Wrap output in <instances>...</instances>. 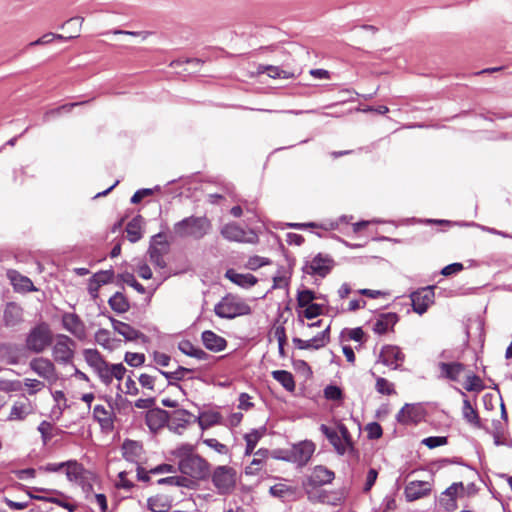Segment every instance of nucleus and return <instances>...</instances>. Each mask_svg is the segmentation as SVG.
<instances>
[{
  "label": "nucleus",
  "mask_w": 512,
  "mask_h": 512,
  "mask_svg": "<svg viewBox=\"0 0 512 512\" xmlns=\"http://www.w3.org/2000/svg\"><path fill=\"white\" fill-rule=\"evenodd\" d=\"M157 482L160 485L167 484L171 486L187 487V483L189 482V480L186 477L182 476H169L161 478Z\"/></svg>",
  "instance_id": "54"
},
{
  "label": "nucleus",
  "mask_w": 512,
  "mask_h": 512,
  "mask_svg": "<svg viewBox=\"0 0 512 512\" xmlns=\"http://www.w3.org/2000/svg\"><path fill=\"white\" fill-rule=\"evenodd\" d=\"M201 339L203 345L210 351L220 352L223 351L227 346L225 338L217 335L211 330H206L202 333Z\"/></svg>",
  "instance_id": "30"
},
{
  "label": "nucleus",
  "mask_w": 512,
  "mask_h": 512,
  "mask_svg": "<svg viewBox=\"0 0 512 512\" xmlns=\"http://www.w3.org/2000/svg\"><path fill=\"white\" fill-rule=\"evenodd\" d=\"M211 481L219 495L230 494L237 482L236 470L228 465H220L210 472Z\"/></svg>",
  "instance_id": "4"
},
{
  "label": "nucleus",
  "mask_w": 512,
  "mask_h": 512,
  "mask_svg": "<svg viewBox=\"0 0 512 512\" xmlns=\"http://www.w3.org/2000/svg\"><path fill=\"white\" fill-rule=\"evenodd\" d=\"M170 244L166 240L164 233L160 232L151 237L148 255L150 262L160 268L164 269L167 266L165 255L169 253Z\"/></svg>",
  "instance_id": "8"
},
{
  "label": "nucleus",
  "mask_w": 512,
  "mask_h": 512,
  "mask_svg": "<svg viewBox=\"0 0 512 512\" xmlns=\"http://www.w3.org/2000/svg\"><path fill=\"white\" fill-rule=\"evenodd\" d=\"M266 429H253L251 432L245 434L244 439L246 441L245 456L254 454V449L257 446L260 439L264 436Z\"/></svg>",
  "instance_id": "38"
},
{
  "label": "nucleus",
  "mask_w": 512,
  "mask_h": 512,
  "mask_svg": "<svg viewBox=\"0 0 512 512\" xmlns=\"http://www.w3.org/2000/svg\"><path fill=\"white\" fill-rule=\"evenodd\" d=\"M147 505L152 512H168L171 507L167 498L162 496L148 498Z\"/></svg>",
  "instance_id": "42"
},
{
  "label": "nucleus",
  "mask_w": 512,
  "mask_h": 512,
  "mask_svg": "<svg viewBox=\"0 0 512 512\" xmlns=\"http://www.w3.org/2000/svg\"><path fill=\"white\" fill-rule=\"evenodd\" d=\"M169 421L168 411L161 408L149 409L146 412L145 422L149 429L153 432L163 428Z\"/></svg>",
  "instance_id": "20"
},
{
  "label": "nucleus",
  "mask_w": 512,
  "mask_h": 512,
  "mask_svg": "<svg viewBox=\"0 0 512 512\" xmlns=\"http://www.w3.org/2000/svg\"><path fill=\"white\" fill-rule=\"evenodd\" d=\"M6 275L16 291L31 292L36 290L30 278L21 275L17 270L9 269Z\"/></svg>",
  "instance_id": "27"
},
{
  "label": "nucleus",
  "mask_w": 512,
  "mask_h": 512,
  "mask_svg": "<svg viewBox=\"0 0 512 512\" xmlns=\"http://www.w3.org/2000/svg\"><path fill=\"white\" fill-rule=\"evenodd\" d=\"M464 489L465 488L462 482H455L446 488L442 495L456 500L457 496L464 492Z\"/></svg>",
  "instance_id": "58"
},
{
  "label": "nucleus",
  "mask_w": 512,
  "mask_h": 512,
  "mask_svg": "<svg viewBox=\"0 0 512 512\" xmlns=\"http://www.w3.org/2000/svg\"><path fill=\"white\" fill-rule=\"evenodd\" d=\"M37 430L41 434L43 444L46 445L52 438V424L44 420L38 425Z\"/></svg>",
  "instance_id": "56"
},
{
  "label": "nucleus",
  "mask_w": 512,
  "mask_h": 512,
  "mask_svg": "<svg viewBox=\"0 0 512 512\" xmlns=\"http://www.w3.org/2000/svg\"><path fill=\"white\" fill-rule=\"evenodd\" d=\"M62 325L65 330L76 336L82 338L85 335V327L80 317L75 313H65L62 316Z\"/></svg>",
  "instance_id": "24"
},
{
  "label": "nucleus",
  "mask_w": 512,
  "mask_h": 512,
  "mask_svg": "<svg viewBox=\"0 0 512 512\" xmlns=\"http://www.w3.org/2000/svg\"><path fill=\"white\" fill-rule=\"evenodd\" d=\"M179 350L187 356L194 357L198 360H206L209 354L201 348L195 347L189 341H183L179 343Z\"/></svg>",
  "instance_id": "40"
},
{
  "label": "nucleus",
  "mask_w": 512,
  "mask_h": 512,
  "mask_svg": "<svg viewBox=\"0 0 512 512\" xmlns=\"http://www.w3.org/2000/svg\"><path fill=\"white\" fill-rule=\"evenodd\" d=\"M112 327L115 332L122 335L126 341H136L139 338L145 337L144 334L131 325L110 317Z\"/></svg>",
  "instance_id": "28"
},
{
  "label": "nucleus",
  "mask_w": 512,
  "mask_h": 512,
  "mask_svg": "<svg viewBox=\"0 0 512 512\" xmlns=\"http://www.w3.org/2000/svg\"><path fill=\"white\" fill-rule=\"evenodd\" d=\"M464 388H465V390H467L469 392H472V391L479 392L484 389V385L479 376L475 375L474 373H469L466 376Z\"/></svg>",
  "instance_id": "48"
},
{
  "label": "nucleus",
  "mask_w": 512,
  "mask_h": 512,
  "mask_svg": "<svg viewBox=\"0 0 512 512\" xmlns=\"http://www.w3.org/2000/svg\"><path fill=\"white\" fill-rule=\"evenodd\" d=\"M269 264V260L260 256H252L246 263V268L250 270H257L265 265Z\"/></svg>",
  "instance_id": "62"
},
{
  "label": "nucleus",
  "mask_w": 512,
  "mask_h": 512,
  "mask_svg": "<svg viewBox=\"0 0 512 512\" xmlns=\"http://www.w3.org/2000/svg\"><path fill=\"white\" fill-rule=\"evenodd\" d=\"M53 339L50 325L45 321H40L26 334L25 347L29 352L40 354L52 346Z\"/></svg>",
  "instance_id": "2"
},
{
  "label": "nucleus",
  "mask_w": 512,
  "mask_h": 512,
  "mask_svg": "<svg viewBox=\"0 0 512 512\" xmlns=\"http://www.w3.org/2000/svg\"><path fill=\"white\" fill-rule=\"evenodd\" d=\"M423 418V409L420 404H405L396 415L400 424L418 423Z\"/></svg>",
  "instance_id": "18"
},
{
  "label": "nucleus",
  "mask_w": 512,
  "mask_h": 512,
  "mask_svg": "<svg viewBox=\"0 0 512 512\" xmlns=\"http://www.w3.org/2000/svg\"><path fill=\"white\" fill-rule=\"evenodd\" d=\"M109 407L103 405H95L93 408V418L99 424L103 432H112L114 430V422L116 414L112 404V398H106Z\"/></svg>",
  "instance_id": "9"
},
{
  "label": "nucleus",
  "mask_w": 512,
  "mask_h": 512,
  "mask_svg": "<svg viewBox=\"0 0 512 512\" xmlns=\"http://www.w3.org/2000/svg\"><path fill=\"white\" fill-rule=\"evenodd\" d=\"M142 217L140 215L134 217L131 221L128 222L126 226L127 238L131 243H135L139 241L142 237L141 233V224Z\"/></svg>",
  "instance_id": "39"
},
{
  "label": "nucleus",
  "mask_w": 512,
  "mask_h": 512,
  "mask_svg": "<svg viewBox=\"0 0 512 512\" xmlns=\"http://www.w3.org/2000/svg\"><path fill=\"white\" fill-rule=\"evenodd\" d=\"M399 318L396 313L387 312L378 315L372 323V330L378 335H383L392 330Z\"/></svg>",
  "instance_id": "22"
},
{
  "label": "nucleus",
  "mask_w": 512,
  "mask_h": 512,
  "mask_svg": "<svg viewBox=\"0 0 512 512\" xmlns=\"http://www.w3.org/2000/svg\"><path fill=\"white\" fill-rule=\"evenodd\" d=\"M335 478V473L326 466L317 465L313 468L308 477V484L312 487H320L331 483Z\"/></svg>",
  "instance_id": "21"
},
{
  "label": "nucleus",
  "mask_w": 512,
  "mask_h": 512,
  "mask_svg": "<svg viewBox=\"0 0 512 512\" xmlns=\"http://www.w3.org/2000/svg\"><path fill=\"white\" fill-rule=\"evenodd\" d=\"M122 456L125 460L139 464V460L143 455V446L140 442L135 440L126 439L122 446Z\"/></svg>",
  "instance_id": "23"
},
{
  "label": "nucleus",
  "mask_w": 512,
  "mask_h": 512,
  "mask_svg": "<svg viewBox=\"0 0 512 512\" xmlns=\"http://www.w3.org/2000/svg\"><path fill=\"white\" fill-rule=\"evenodd\" d=\"M269 492L273 497L288 501L294 498L296 489L284 483H277L270 487Z\"/></svg>",
  "instance_id": "37"
},
{
  "label": "nucleus",
  "mask_w": 512,
  "mask_h": 512,
  "mask_svg": "<svg viewBox=\"0 0 512 512\" xmlns=\"http://www.w3.org/2000/svg\"><path fill=\"white\" fill-rule=\"evenodd\" d=\"M456 390L464 397H466V394L456 388ZM462 414H463V418L468 422L470 423L471 425H474L475 427H480V419H479V415L476 411V409H474L470 403V401L465 398L463 400V408H462Z\"/></svg>",
  "instance_id": "35"
},
{
  "label": "nucleus",
  "mask_w": 512,
  "mask_h": 512,
  "mask_svg": "<svg viewBox=\"0 0 512 512\" xmlns=\"http://www.w3.org/2000/svg\"><path fill=\"white\" fill-rule=\"evenodd\" d=\"M265 70H266L268 76L271 78H274V79H276V78L289 79V78L293 77L292 73L284 71L277 66H266Z\"/></svg>",
  "instance_id": "59"
},
{
  "label": "nucleus",
  "mask_w": 512,
  "mask_h": 512,
  "mask_svg": "<svg viewBox=\"0 0 512 512\" xmlns=\"http://www.w3.org/2000/svg\"><path fill=\"white\" fill-rule=\"evenodd\" d=\"M110 308L118 314L126 313L130 309V303L127 297L121 293H114L108 300Z\"/></svg>",
  "instance_id": "36"
},
{
  "label": "nucleus",
  "mask_w": 512,
  "mask_h": 512,
  "mask_svg": "<svg viewBox=\"0 0 512 512\" xmlns=\"http://www.w3.org/2000/svg\"><path fill=\"white\" fill-rule=\"evenodd\" d=\"M118 281L134 288L138 293L145 294L146 288L140 284L132 273L125 272L117 276Z\"/></svg>",
  "instance_id": "44"
},
{
  "label": "nucleus",
  "mask_w": 512,
  "mask_h": 512,
  "mask_svg": "<svg viewBox=\"0 0 512 512\" xmlns=\"http://www.w3.org/2000/svg\"><path fill=\"white\" fill-rule=\"evenodd\" d=\"M371 374L376 379L375 389L378 393L383 395H393L396 393L393 383L383 377L376 376L374 372H371Z\"/></svg>",
  "instance_id": "45"
},
{
  "label": "nucleus",
  "mask_w": 512,
  "mask_h": 512,
  "mask_svg": "<svg viewBox=\"0 0 512 512\" xmlns=\"http://www.w3.org/2000/svg\"><path fill=\"white\" fill-rule=\"evenodd\" d=\"M305 308L306 309L304 310V316L307 319L316 318L317 316H319L323 313V304L312 303V304L305 306Z\"/></svg>",
  "instance_id": "60"
},
{
  "label": "nucleus",
  "mask_w": 512,
  "mask_h": 512,
  "mask_svg": "<svg viewBox=\"0 0 512 512\" xmlns=\"http://www.w3.org/2000/svg\"><path fill=\"white\" fill-rule=\"evenodd\" d=\"M3 325L6 328H15L24 322V310L16 302L6 303L3 310Z\"/></svg>",
  "instance_id": "15"
},
{
  "label": "nucleus",
  "mask_w": 512,
  "mask_h": 512,
  "mask_svg": "<svg viewBox=\"0 0 512 512\" xmlns=\"http://www.w3.org/2000/svg\"><path fill=\"white\" fill-rule=\"evenodd\" d=\"M95 341L105 349L113 350L115 347V340L110 338V332L107 329L101 328L97 330L95 333Z\"/></svg>",
  "instance_id": "47"
},
{
  "label": "nucleus",
  "mask_w": 512,
  "mask_h": 512,
  "mask_svg": "<svg viewBox=\"0 0 512 512\" xmlns=\"http://www.w3.org/2000/svg\"><path fill=\"white\" fill-rule=\"evenodd\" d=\"M92 278L100 284V286L111 283L114 279V271L112 269L102 270L93 274Z\"/></svg>",
  "instance_id": "55"
},
{
  "label": "nucleus",
  "mask_w": 512,
  "mask_h": 512,
  "mask_svg": "<svg viewBox=\"0 0 512 512\" xmlns=\"http://www.w3.org/2000/svg\"><path fill=\"white\" fill-rule=\"evenodd\" d=\"M366 431L369 439H378L382 436L383 430L379 423L371 422L367 424Z\"/></svg>",
  "instance_id": "64"
},
{
  "label": "nucleus",
  "mask_w": 512,
  "mask_h": 512,
  "mask_svg": "<svg viewBox=\"0 0 512 512\" xmlns=\"http://www.w3.org/2000/svg\"><path fill=\"white\" fill-rule=\"evenodd\" d=\"M404 360V354L399 347L394 345H385L381 349L378 362L394 370L399 367V362Z\"/></svg>",
  "instance_id": "17"
},
{
  "label": "nucleus",
  "mask_w": 512,
  "mask_h": 512,
  "mask_svg": "<svg viewBox=\"0 0 512 512\" xmlns=\"http://www.w3.org/2000/svg\"><path fill=\"white\" fill-rule=\"evenodd\" d=\"M124 361L131 367H140L145 362L143 353L126 352Z\"/></svg>",
  "instance_id": "52"
},
{
  "label": "nucleus",
  "mask_w": 512,
  "mask_h": 512,
  "mask_svg": "<svg viewBox=\"0 0 512 512\" xmlns=\"http://www.w3.org/2000/svg\"><path fill=\"white\" fill-rule=\"evenodd\" d=\"M161 187L156 185L154 188H142L137 190L130 199L132 204H138L143 198L153 195L155 191H160Z\"/></svg>",
  "instance_id": "51"
},
{
  "label": "nucleus",
  "mask_w": 512,
  "mask_h": 512,
  "mask_svg": "<svg viewBox=\"0 0 512 512\" xmlns=\"http://www.w3.org/2000/svg\"><path fill=\"white\" fill-rule=\"evenodd\" d=\"M225 277L229 279L234 284L242 287V288H250L257 283V278L250 273H238L234 269H228L225 273Z\"/></svg>",
  "instance_id": "31"
},
{
  "label": "nucleus",
  "mask_w": 512,
  "mask_h": 512,
  "mask_svg": "<svg viewBox=\"0 0 512 512\" xmlns=\"http://www.w3.org/2000/svg\"><path fill=\"white\" fill-rule=\"evenodd\" d=\"M212 223L206 216H188L174 223L173 234L176 238L201 240L210 233Z\"/></svg>",
  "instance_id": "1"
},
{
  "label": "nucleus",
  "mask_w": 512,
  "mask_h": 512,
  "mask_svg": "<svg viewBox=\"0 0 512 512\" xmlns=\"http://www.w3.org/2000/svg\"><path fill=\"white\" fill-rule=\"evenodd\" d=\"M76 342L65 334H58L52 346V357L61 365H72Z\"/></svg>",
  "instance_id": "7"
},
{
  "label": "nucleus",
  "mask_w": 512,
  "mask_h": 512,
  "mask_svg": "<svg viewBox=\"0 0 512 512\" xmlns=\"http://www.w3.org/2000/svg\"><path fill=\"white\" fill-rule=\"evenodd\" d=\"M85 102L67 103L57 108L50 109L44 113L43 120L49 121L51 118L57 117L62 113L70 112L74 107L84 104Z\"/></svg>",
  "instance_id": "43"
},
{
  "label": "nucleus",
  "mask_w": 512,
  "mask_h": 512,
  "mask_svg": "<svg viewBox=\"0 0 512 512\" xmlns=\"http://www.w3.org/2000/svg\"><path fill=\"white\" fill-rule=\"evenodd\" d=\"M220 234L228 241L253 243L257 239V235L252 231H246L236 223H227L221 230Z\"/></svg>",
  "instance_id": "11"
},
{
  "label": "nucleus",
  "mask_w": 512,
  "mask_h": 512,
  "mask_svg": "<svg viewBox=\"0 0 512 512\" xmlns=\"http://www.w3.org/2000/svg\"><path fill=\"white\" fill-rule=\"evenodd\" d=\"M65 474L70 482L82 484L85 479V472L83 465L78 463L76 460H69L65 462Z\"/></svg>",
  "instance_id": "32"
},
{
  "label": "nucleus",
  "mask_w": 512,
  "mask_h": 512,
  "mask_svg": "<svg viewBox=\"0 0 512 512\" xmlns=\"http://www.w3.org/2000/svg\"><path fill=\"white\" fill-rule=\"evenodd\" d=\"M440 375L450 381H458L465 371V365L460 362H440L438 364Z\"/></svg>",
  "instance_id": "29"
},
{
  "label": "nucleus",
  "mask_w": 512,
  "mask_h": 512,
  "mask_svg": "<svg viewBox=\"0 0 512 512\" xmlns=\"http://www.w3.org/2000/svg\"><path fill=\"white\" fill-rule=\"evenodd\" d=\"M329 331L330 326L326 327L322 332L318 333L316 336L309 340H303L297 337L293 338V343L298 349L306 350V349H315L318 350L324 347L329 342Z\"/></svg>",
  "instance_id": "19"
},
{
  "label": "nucleus",
  "mask_w": 512,
  "mask_h": 512,
  "mask_svg": "<svg viewBox=\"0 0 512 512\" xmlns=\"http://www.w3.org/2000/svg\"><path fill=\"white\" fill-rule=\"evenodd\" d=\"M315 452V444L312 441L304 440L294 444L289 449V462L296 464L299 467L305 466L311 459Z\"/></svg>",
  "instance_id": "10"
},
{
  "label": "nucleus",
  "mask_w": 512,
  "mask_h": 512,
  "mask_svg": "<svg viewBox=\"0 0 512 512\" xmlns=\"http://www.w3.org/2000/svg\"><path fill=\"white\" fill-rule=\"evenodd\" d=\"M178 468L182 474L196 480H205L210 476V464L198 454L179 460Z\"/></svg>",
  "instance_id": "6"
},
{
  "label": "nucleus",
  "mask_w": 512,
  "mask_h": 512,
  "mask_svg": "<svg viewBox=\"0 0 512 512\" xmlns=\"http://www.w3.org/2000/svg\"><path fill=\"white\" fill-rule=\"evenodd\" d=\"M434 290L429 286L413 292L410 296L413 311L419 315L424 314L434 302Z\"/></svg>",
  "instance_id": "13"
},
{
  "label": "nucleus",
  "mask_w": 512,
  "mask_h": 512,
  "mask_svg": "<svg viewBox=\"0 0 512 512\" xmlns=\"http://www.w3.org/2000/svg\"><path fill=\"white\" fill-rule=\"evenodd\" d=\"M272 377L279 382L287 391L292 392L295 389V381L292 373L286 370L272 371Z\"/></svg>",
  "instance_id": "41"
},
{
  "label": "nucleus",
  "mask_w": 512,
  "mask_h": 512,
  "mask_svg": "<svg viewBox=\"0 0 512 512\" xmlns=\"http://www.w3.org/2000/svg\"><path fill=\"white\" fill-rule=\"evenodd\" d=\"M215 314L224 319H233L251 313L250 306L240 297L228 294L214 307Z\"/></svg>",
  "instance_id": "3"
},
{
  "label": "nucleus",
  "mask_w": 512,
  "mask_h": 512,
  "mask_svg": "<svg viewBox=\"0 0 512 512\" xmlns=\"http://www.w3.org/2000/svg\"><path fill=\"white\" fill-rule=\"evenodd\" d=\"M83 357L100 381L109 386L111 384L112 364L108 363L97 349H84Z\"/></svg>",
  "instance_id": "5"
},
{
  "label": "nucleus",
  "mask_w": 512,
  "mask_h": 512,
  "mask_svg": "<svg viewBox=\"0 0 512 512\" xmlns=\"http://www.w3.org/2000/svg\"><path fill=\"white\" fill-rule=\"evenodd\" d=\"M158 372L168 380L169 385H174L173 381L183 380L185 375L191 372V370L183 366H178L177 369L173 372H167L163 370H158Z\"/></svg>",
  "instance_id": "46"
},
{
  "label": "nucleus",
  "mask_w": 512,
  "mask_h": 512,
  "mask_svg": "<svg viewBox=\"0 0 512 512\" xmlns=\"http://www.w3.org/2000/svg\"><path fill=\"white\" fill-rule=\"evenodd\" d=\"M127 475L128 473L126 471H121L118 474V481L115 484L118 489L131 491V489L134 487V483L127 479Z\"/></svg>",
  "instance_id": "63"
},
{
  "label": "nucleus",
  "mask_w": 512,
  "mask_h": 512,
  "mask_svg": "<svg viewBox=\"0 0 512 512\" xmlns=\"http://www.w3.org/2000/svg\"><path fill=\"white\" fill-rule=\"evenodd\" d=\"M422 443L427 446L430 449L443 446L447 444V437L444 436H430L427 438H424L422 440Z\"/></svg>",
  "instance_id": "61"
},
{
  "label": "nucleus",
  "mask_w": 512,
  "mask_h": 512,
  "mask_svg": "<svg viewBox=\"0 0 512 512\" xmlns=\"http://www.w3.org/2000/svg\"><path fill=\"white\" fill-rule=\"evenodd\" d=\"M314 300H316V294L312 290L304 289L297 293V304L301 308L312 304Z\"/></svg>",
  "instance_id": "50"
},
{
  "label": "nucleus",
  "mask_w": 512,
  "mask_h": 512,
  "mask_svg": "<svg viewBox=\"0 0 512 512\" xmlns=\"http://www.w3.org/2000/svg\"><path fill=\"white\" fill-rule=\"evenodd\" d=\"M270 456V451L266 448H260L254 452V458L249 465L245 467V474L248 476H257L262 471L266 460Z\"/></svg>",
  "instance_id": "25"
},
{
  "label": "nucleus",
  "mask_w": 512,
  "mask_h": 512,
  "mask_svg": "<svg viewBox=\"0 0 512 512\" xmlns=\"http://www.w3.org/2000/svg\"><path fill=\"white\" fill-rule=\"evenodd\" d=\"M319 429L322 432V434L325 435V437L328 439L330 444L334 447L338 455L342 456L348 451H350L349 445L346 444L341 439L337 431L331 429L325 424H321Z\"/></svg>",
  "instance_id": "26"
},
{
  "label": "nucleus",
  "mask_w": 512,
  "mask_h": 512,
  "mask_svg": "<svg viewBox=\"0 0 512 512\" xmlns=\"http://www.w3.org/2000/svg\"><path fill=\"white\" fill-rule=\"evenodd\" d=\"M324 397L331 401H340L343 399V392L336 385H328L324 388Z\"/></svg>",
  "instance_id": "53"
},
{
  "label": "nucleus",
  "mask_w": 512,
  "mask_h": 512,
  "mask_svg": "<svg viewBox=\"0 0 512 512\" xmlns=\"http://www.w3.org/2000/svg\"><path fill=\"white\" fill-rule=\"evenodd\" d=\"M29 367L39 377H41L45 380L55 381L57 378L55 365L48 358H44V357L33 358L29 362Z\"/></svg>",
  "instance_id": "14"
},
{
  "label": "nucleus",
  "mask_w": 512,
  "mask_h": 512,
  "mask_svg": "<svg viewBox=\"0 0 512 512\" xmlns=\"http://www.w3.org/2000/svg\"><path fill=\"white\" fill-rule=\"evenodd\" d=\"M191 413L185 409H179L169 415L168 426L171 430L178 432V430L186 428L190 422Z\"/></svg>",
  "instance_id": "33"
},
{
  "label": "nucleus",
  "mask_w": 512,
  "mask_h": 512,
  "mask_svg": "<svg viewBox=\"0 0 512 512\" xmlns=\"http://www.w3.org/2000/svg\"><path fill=\"white\" fill-rule=\"evenodd\" d=\"M333 266V260L327 255L318 254L303 267V272L309 275L325 277Z\"/></svg>",
  "instance_id": "12"
},
{
  "label": "nucleus",
  "mask_w": 512,
  "mask_h": 512,
  "mask_svg": "<svg viewBox=\"0 0 512 512\" xmlns=\"http://www.w3.org/2000/svg\"><path fill=\"white\" fill-rule=\"evenodd\" d=\"M219 421V414L214 412H204L199 417V424L201 427L212 426Z\"/></svg>",
  "instance_id": "57"
},
{
  "label": "nucleus",
  "mask_w": 512,
  "mask_h": 512,
  "mask_svg": "<svg viewBox=\"0 0 512 512\" xmlns=\"http://www.w3.org/2000/svg\"><path fill=\"white\" fill-rule=\"evenodd\" d=\"M432 491V485L427 481H410L404 489V495L408 502L428 496Z\"/></svg>",
  "instance_id": "16"
},
{
  "label": "nucleus",
  "mask_w": 512,
  "mask_h": 512,
  "mask_svg": "<svg viewBox=\"0 0 512 512\" xmlns=\"http://www.w3.org/2000/svg\"><path fill=\"white\" fill-rule=\"evenodd\" d=\"M172 454L179 460H183L195 455L194 446L189 443H183L176 447Z\"/></svg>",
  "instance_id": "49"
},
{
  "label": "nucleus",
  "mask_w": 512,
  "mask_h": 512,
  "mask_svg": "<svg viewBox=\"0 0 512 512\" xmlns=\"http://www.w3.org/2000/svg\"><path fill=\"white\" fill-rule=\"evenodd\" d=\"M32 412L31 403L28 399L16 401L9 414V420H23Z\"/></svg>",
  "instance_id": "34"
}]
</instances>
